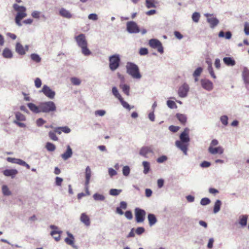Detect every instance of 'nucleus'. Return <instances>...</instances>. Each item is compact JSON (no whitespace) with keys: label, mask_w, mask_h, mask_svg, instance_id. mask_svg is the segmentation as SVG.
<instances>
[{"label":"nucleus","mask_w":249,"mask_h":249,"mask_svg":"<svg viewBox=\"0 0 249 249\" xmlns=\"http://www.w3.org/2000/svg\"><path fill=\"white\" fill-rule=\"evenodd\" d=\"M77 45L81 48L82 53L85 55H89L91 52L88 48V42L86 39V36L83 34H81L74 37Z\"/></svg>","instance_id":"f257e3e1"},{"label":"nucleus","mask_w":249,"mask_h":249,"mask_svg":"<svg viewBox=\"0 0 249 249\" xmlns=\"http://www.w3.org/2000/svg\"><path fill=\"white\" fill-rule=\"evenodd\" d=\"M14 10L17 12L15 17V22L18 26L22 25L21 20L27 16L26 8L23 6H19L15 3L13 5Z\"/></svg>","instance_id":"f03ea898"},{"label":"nucleus","mask_w":249,"mask_h":249,"mask_svg":"<svg viewBox=\"0 0 249 249\" xmlns=\"http://www.w3.org/2000/svg\"><path fill=\"white\" fill-rule=\"evenodd\" d=\"M126 71L133 78L140 79L142 77L140 74L139 67L136 64L128 62L126 65Z\"/></svg>","instance_id":"7ed1b4c3"},{"label":"nucleus","mask_w":249,"mask_h":249,"mask_svg":"<svg viewBox=\"0 0 249 249\" xmlns=\"http://www.w3.org/2000/svg\"><path fill=\"white\" fill-rule=\"evenodd\" d=\"M41 112H49L54 111L56 110V107L54 103L52 101L45 102L40 104Z\"/></svg>","instance_id":"20e7f679"},{"label":"nucleus","mask_w":249,"mask_h":249,"mask_svg":"<svg viewBox=\"0 0 249 249\" xmlns=\"http://www.w3.org/2000/svg\"><path fill=\"white\" fill-rule=\"evenodd\" d=\"M109 68L112 71L116 70L119 66L120 58L118 54H114L109 57Z\"/></svg>","instance_id":"39448f33"},{"label":"nucleus","mask_w":249,"mask_h":249,"mask_svg":"<svg viewBox=\"0 0 249 249\" xmlns=\"http://www.w3.org/2000/svg\"><path fill=\"white\" fill-rule=\"evenodd\" d=\"M146 213L144 210L136 208L135 209V215L137 223L143 222L145 219Z\"/></svg>","instance_id":"423d86ee"},{"label":"nucleus","mask_w":249,"mask_h":249,"mask_svg":"<svg viewBox=\"0 0 249 249\" xmlns=\"http://www.w3.org/2000/svg\"><path fill=\"white\" fill-rule=\"evenodd\" d=\"M149 45L151 48L157 49L158 51L160 53H163V48L162 44L159 40L151 39L149 41Z\"/></svg>","instance_id":"0eeeda50"},{"label":"nucleus","mask_w":249,"mask_h":249,"mask_svg":"<svg viewBox=\"0 0 249 249\" xmlns=\"http://www.w3.org/2000/svg\"><path fill=\"white\" fill-rule=\"evenodd\" d=\"M127 31L130 33H137L140 32L138 25L134 21H129L126 23Z\"/></svg>","instance_id":"6e6552de"},{"label":"nucleus","mask_w":249,"mask_h":249,"mask_svg":"<svg viewBox=\"0 0 249 249\" xmlns=\"http://www.w3.org/2000/svg\"><path fill=\"white\" fill-rule=\"evenodd\" d=\"M41 91L48 98L50 99H53L55 93L54 91L52 90L47 85H44Z\"/></svg>","instance_id":"1a4fd4ad"},{"label":"nucleus","mask_w":249,"mask_h":249,"mask_svg":"<svg viewBox=\"0 0 249 249\" xmlns=\"http://www.w3.org/2000/svg\"><path fill=\"white\" fill-rule=\"evenodd\" d=\"M189 143L182 142L180 141H177L176 142V145L179 148L185 155H187L188 146Z\"/></svg>","instance_id":"9d476101"},{"label":"nucleus","mask_w":249,"mask_h":249,"mask_svg":"<svg viewBox=\"0 0 249 249\" xmlns=\"http://www.w3.org/2000/svg\"><path fill=\"white\" fill-rule=\"evenodd\" d=\"M212 15L210 14H205V16L207 18V21L210 24V27L212 28L215 27L219 23V20L214 17L209 18Z\"/></svg>","instance_id":"9b49d317"},{"label":"nucleus","mask_w":249,"mask_h":249,"mask_svg":"<svg viewBox=\"0 0 249 249\" xmlns=\"http://www.w3.org/2000/svg\"><path fill=\"white\" fill-rule=\"evenodd\" d=\"M50 228L53 230L51 232V235L53 236L54 239L56 241H58L60 240V234L61 233V231H59L57 230V227L54 225H51Z\"/></svg>","instance_id":"f8f14e48"},{"label":"nucleus","mask_w":249,"mask_h":249,"mask_svg":"<svg viewBox=\"0 0 249 249\" xmlns=\"http://www.w3.org/2000/svg\"><path fill=\"white\" fill-rule=\"evenodd\" d=\"M189 133V129L188 128H185L184 131L180 135V141L189 143V142H190Z\"/></svg>","instance_id":"ddd939ff"},{"label":"nucleus","mask_w":249,"mask_h":249,"mask_svg":"<svg viewBox=\"0 0 249 249\" xmlns=\"http://www.w3.org/2000/svg\"><path fill=\"white\" fill-rule=\"evenodd\" d=\"M201 84L203 88L207 90H211L213 88V83L209 80L201 79Z\"/></svg>","instance_id":"4468645a"},{"label":"nucleus","mask_w":249,"mask_h":249,"mask_svg":"<svg viewBox=\"0 0 249 249\" xmlns=\"http://www.w3.org/2000/svg\"><path fill=\"white\" fill-rule=\"evenodd\" d=\"M189 90V87L187 84H183L178 89V94L181 97H184L187 95Z\"/></svg>","instance_id":"2eb2a0df"},{"label":"nucleus","mask_w":249,"mask_h":249,"mask_svg":"<svg viewBox=\"0 0 249 249\" xmlns=\"http://www.w3.org/2000/svg\"><path fill=\"white\" fill-rule=\"evenodd\" d=\"M28 46H26L25 48L20 43H17L16 46V52L20 55H24L26 53V51H28Z\"/></svg>","instance_id":"dca6fc26"},{"label":"nucleus","mask_w":249,"mask_h":249,"mask_svg":"<svg viewBox=\"0 0 249 249\" xmlns=\"http://www.w3.org/2000/svg\"><path fill=\"white\" fill-rule=\"evenodd\" d=\"M18 173L16 169H6L3 171V175L6 177H11L14 178Z\"/></svg>","instance_id":"f3484780"},{"label":"nucleus","mask_w":249,"mask_h":249,"mask_svg":"<svg viewBox=\"0 0 249 249\" xmlns=\"http://www.w3.org/2000/svg\"><path fill=\"white\" fill-rule=\"evenodd\" d=\"M209 152L212 154H222L223 153L224 150L221 146L217 147H213L212 146H209L208 149Z\"/></svg>","instance_id":"a211bd4d"},{"label":"nucleus","mask_w":249,"mask_h":249,"mask_svg":"<svg viewBox=\"0 0 249 249\" xmlns=\"http://www.w3.org/2000/svg\"><path fill=\"white\" fill-rule=\"evenodd\" d=\"M80 221L86 226H89L90 224V218L85 213H82L80 216Z\"/></svg>","instance_id":"6ab92c4d"},{"label":"nucleus","mask_w":249,"mask_h":249,"mask_svg":"<svg viewBox=\"0 0 249 249\" xmlns=\"http://www.w3.org/2000/svg\"><path fill=\"white\" fill-rule=\"evenodd\" d=\"M91 175V171L90 170V168L89 166H87L85 170V177H86L85 185L87 187H88L89 184Z\"/></svg>","instance_id":"aec40b11"},{"label":"nucleus","mask_w":249,"mask_h":249,"mask_svg":"<svg viewBox=\"0 0 249 249\" xmlns=\"http://www.w3.org/2000/svg\"><path fill=\"white\" fill-rule=\"evenodd\" d=\"M27 106L29 109L34 113H38L41 112V108H40V105L39 106H36L35 104L30 103L27 104Z\"/></svg>","instance_id":"412c9836"},{"label":"nucleus","mask_w":249,"mask_h":249,"mask_svg":"<svg viewBox=\"0 0 249 249\" xmlns=\"http://www.w3.org/2000/svg\"><path fill=\"white\" fill-rule=\"evenodd\" d=\"M152 150L150 147L145 146L142 147L140 151V154L144 157H146L148 153H152Z\"/></svg>","instance_id":"4be33fe9"},{"label":"nucleus","mask_w":249,"mask_h":249,"mask_svg":"<svg viewBox=\"0 0 249 249\" xmlns=\"http://www.w3.org/2000/svg\"><path fill=\"white\" fill-rule=\"evenodd\" d=\"M72 154V150L70 146L68 145L66 151L64 154H62L61 157L64 160H66L69 158H70Z\"/></svg>","instance_id":"5701e85b"},{"label":"nucleus","mask_w":249,"mask_h":249,"mask_svg":"<svg viewBox=\"0 0 249 249\" xmlns=\"http://www.w3.org/2000/svg\"><path fill=\"white\" fill-rule=\"evenodd\" d=\"M59 14L61 16L67 18H70L72 17V15L70 12L64 8H61L60 10Z\"/></svg>","instance_id":"b1692460"},{"label":"nucleus","mask_w":249,"mask_h":249,"mask_svg":"<svg viewBox=\"0 0 249 249\" xmlns=\"http://www.w3.org/2000/svg\"><path fill=\"white\" fill-rule=\"evenodd\" d=\"M157 2L156 0H145V5L147 8H155Z\"/></svg>","instance_id":"393cba45"},{"label":"nucleus","mask_w":249,"mask_h":249,"mask_svg":"<svg viewBox=\"0 0 249 249\" xmlns=\"http://www.w3.org/2000/svg\"><path fill=\"white\" fill-rule=\"evenodd\" d=\"M7 160L10 162L13 163H16L19 165H21L23 164H24V161L20 160V159H18L15 158H12L8 157L7 159Z\"/></svg>","instance_id":"a878e982"},{"label":"nucleus","mask_w":249,"mask_h":249,"mask_svg":"<svg viewBox=\"0 0 249 249\" xmlns=\"http://www.w3.org/2000/svg\"><path fill=\"white\" fill-rule=\"evenodd\" d=\"M223 61L227 66H234L235 64V61L231 57H226L223 58Z\"/></svg>","instance_id":"bb28decb"},{"label":"nucleus","mask_w":249,"mask_h":249,"mask_svg":"<svg viewBox=\"0 0 249 249\" xmlns=\"http://www.w3.org/2000/svg\"><path fill=\"white\" fill-rule=\"evenodd\" d=\"M68 237L65 238V241L68 245L73 246L74 244V237L70 233H68Z\"/></svg>","instance_id":"cd10ccee"},{"label":"nucleus","mask_w":249,"mask_h":249,"mask_svg":"<svg viewBox=\"0 0 249 249\" xmlns=\"http://www.w3.org/2000/svg\"><path fill=\"white\" fill-rule=\"evenodd\" d=\"M148 220L150 226L154 225L157 222L156 217L153 214L150 213L148 214Z\"/></svg>","instance_id":"c85d7f7f"},{"label":"nucleus","mask_w":249,"mask_h":249,"mask_svg":"<svg viewBox=\"0 0 249 249\" xmlns=\"http://www.w3.org/2000/svg\"><path fill=\"white\" fill-rule=\"evenodd\" d=\"M219 37H225L226 39H230L231 37V33L230 31L227 32L225 34L223 31H220L218 34Z\"/></svg>","instance_id":"c756f323"},{"label":"nucleus","mask_w":249,"mask_h":249,"mask_svg":"<svg viewBox=\"0 0 249 249\" xmlns=\"http://www.w3.org/2000/svg\"><path fill=\"white\" fill-rule=\"evenodd\" d=\"M176 117L178 121L182 124H184L187 121V118L184 114L178 113L176 114Z\"/></svg>","instance_id":"7c9ffc66"},{"label":"nucleus","mask_w":249,"mask_h":249,"mask_svg":"<svg viewBox=\"0 0 249 249\" xmlns=\"http://www.w3.org/2000/svg\"><path fill=\"white\" fill-rule=\"evenodd\" d=\"M243 78L244 82L247 84H249V71L245 70L243 72Z\"/></svg>","instance_id":"2f4dec72"},{"label":"nucleus","mask_w":249,"mask_h":249,"mask_svg":"<svg viewBox=\"0 0 249 249\" xmlns=\"http://www.w3.org/2000/svg\"><path fill=\"white\" fill-rule=\"evenodd\" d=\"M2 55L4 58H10L12 57V53L10 49L5 48L3 51Z\"/></svg>","instance_id":"473e14b6"},{"label":"nucleus","mask_w":249,"mask_h":249,"mask_svg":"<svg viewBox=\"0 0 249 249\" xmlns=\"http://www.w3.org/2000/svg\"><path fill=\"white\" fill-rule=\"evenodd\" d=\"M120 87L124 93L127 96L129 95L130 87L128 85L126 84H121Z\"/></svg>","instance_id":"72a5a7b5"},{"label":"nucleus","mask_w":249,"mask_h":249,"mask_svg":"<svg viewBox=\"0 0 249 249\" xmlns=\"http://www.w3.org/2000/svg\"><path fill=\"white\" fill-rule=\"evenodd\" d=\"M248 216L246 215H242L240 217L239 224L242 226H245L247 223Z\"/></svg>","instance_id":"f704fd0d"},{"label":"nucleus","mask_w":249,"mask_h":249,"mask_svg":"<svg viewBox=\"0 0 249 249\" xmlns=\"http://www.w3.org/2000/svg\"><path fill=\"white\" fill-rule=\"evenodd\" d=\"M142 165L144 168L143 173L147 174L150 170V164L148 162L144 161L142 162Z\"/></svg>","instance_id":"c9c22d12"},{"label":"nucleus","mask_w":249,"mask_h":249,"mask_svg":"<svg viewBox=\"0 0 249 249\" xmlns=\"http://www.w3.org/2000/svg\"><path fill=\"white\" fill-rule=\"evenodd\" d=\"M207 63L208 64V71L211 75V76L213 78H216V75H215L213 67H212V64L210 62L207 61Z\"/></svg>","instance_id":"e433bc0d"},{"label":"nucleus","mask_w":249,"mask_h":249,"mask_svg":"<svg viewBox=\"0 0 249 249\" xmlns=\"http://www.w3.org/2000/svg\"><path fill=\"white\" fill-rule=\"evenodd\" d=\"M221 204V201L219 200H217L215 202L214 206V213H216L220 210Z\"/></svg>","instance_id":"4c0bfd02"},{"label":"nucleus","mask_w":249,"mask_h":249,"mask_svg":"<svg viewBox=\"0 0 249 249\" xmlns=\"http://www.w3.org/2000/svg\"><path fill=\"white\" fill-rule=\"evenodd\" d=\"M112 92L113 94L119 100L122 99V97L120 94L117 89L115 87L112 88Z\"/></svg>","instance_id":"58836bf2"},{"label":"nucleus","mask_w":249,"mask_h":249,"mask_svg":"<svg viewBox=\"0 0 249 249\" xmlns=\"http://www.w3.org/2000/svg\"><path fill=\"white\" fill-rule=\"evenodd\" d=\"M2 192L4 196H10L11 195V192L9 191L8 187L6 185H3L2 187Z\"/></svg>","instance_id":"ea45409f"},{"label":"nucleus","mask_w":249,"mask_h":249,"mask_svg":"<svg viewBox=\"0 0 249 249\" xmlns=\"http://www.w3.org/2000/svg\"><path fill=\"white\" fill-rule=\"evenodd\" d=\"M46 149L49 151H53L55 149V146L51 142H47L46 145Z\"/></svg>","instance_id":"a19ab883"},{"label":"nucleus","mask_w":249,"mask_h":249,"mask_svg":"<svg viewBox=\"0 0 249 249\" xmlns=\"http://www.w3.org/2000/svg\"><path fill=\"white\" fill-rule=\"evenodd\" d=\"M16 117L17 120L18 121H23L25 120V116L19 112L16 113Z\"/></svg>","instance_id":"79ce46f5"},{"label":"nucleus","mask_w":249,"mask_h":249,"mask_svg":"<svg viewBox=\"0 0 249 249\" xmlns=\"http://www.w3.org/2000/svg\"><path fill=\"white\" fill-rule=\"evenodd\" d=\"M200 14L197 12H195L192 15V19L195 22H198L200 18Z\"/></svg>","instance_id":"37998d69"},{"label":"nucleus","mask_w":249,"mask_h":249,"mask_svg":"<svg viewBox=\"0 0 249 249\" xmlns=\"http://www.w3.org/2000/svg\"><path fill=\"white\" fill-rule=\"evenodd\" d=\"M95 200H104L105 198V196L101 194H95L93 196Z\"/></svg>","instance_id":"c03bdc74"},{"label":"nucleus","mask_w":249,"mask_h":249,"mask_svg":"<svg viewBox=\"0 0 249 249\" xmlns=\"http://www.w3.org/2000/svg\"><path fill=\"white\" fill-rule=\"evenodd\" d=\"M130 168L128 166H125L123 168V174L124 176H128L130 173Z\"/></svg>","instance_id":"a18cd8bd"},{"label":"nucleus","mask_w":249,"mask_h":249,"mask_svg":"<svg viewBox=\"0 0 249 249\" xmlns=\"http://www.w3.org/2000/svg\"><path fill=\"white\" fill-rule=\"evenodd\" d=\"M31 58L33 61L36 62H39L41 60V58H40L39 55L35 53L32 54L31 55Z\"/></svg>","instance_id":"49530a36"},{"label":"nucleus","mask_w":249,"mask_h":249,"mask_svg":"<svg viewBox=\"0 0 249 249\" xmlns=\"http://www.w3.org/2000/svg\"><path fill=\"white\" fill-rule=\"evenodd\" d=\"M49 136L50 138L53 141H56L58 140V138L56 136L55 132L50 131L49 133Z\"/></svg>","instance_id":"de8ad7c7"},{"label":"nucleus","mask_w":249,"mask_h":249,"mask_svg":"<svg viewBox=\"0 0 249 249\" xmlns=\"http://www.w3.org/2000/svg\"><path fill=\"white\" fill-rule=\"evenodd\" d=\"M71 81L74 85H79L81 84V80L76 77H72Z\"/></svg>","instance_id":"09e8293b"},{"label":"nucleus","mask_w":249,"mask_h":249,"mask_svg":"<svg viewBox=\"0 0 249 249\" xmlns=\"http://www.w3.org/2000/svg\"><path fill=\"white\" fill-rule=\"evenodd\" d=\"M202 71V68L201 67L197 68L193 73L194 77L199 76Z\"/></svg>","instance_id":"8fccbe9b"},{"label":"nucleus","mask_w":249,"mask_h":249,"mask_svg":"<svg viewBox=\"0 0 249 249\" xmlns=\"http://www.w3.org/2000/svg\"><path fill=\"white\" fill-rule=\"evenodd\" d=\"M244 31L246 35H249V23L248 22H246L244 23Z\"/></svg>","instance_id":"3c124183"},{"label":"nucleus","mask_w":249,"mask_h":249,"mask_svg":"<svg viewBox=\"0 0 249 249\" xmlns=\"http://www.w3.org/2000/svg\"><path fill=\"white\" fill-rule=\"evenodd\" d=\"M121 190L112 189L110 190L109 194L112 196H117L121 193Z\"/></svg>","instance_id":"603ef678"},{"label":"nucleus","mask_w":249,"mask_h":249,"mask_svg":"<svg viewBox=\"0 0 249 249\" xmlns=\"http://www.w3.org/2000/svg\"><path fill=\"white\" fill-rule=\"evenodd\" d=\"M119 101L121 102L122 106L125 108L130 110L131 108L130 107V105L125 101H124L123 98H122V99L119 100Z\"/></svg>","instance_id":"864d4df0"},{"label":"nucleus","mask_w":249,"mask_h":249,"mask_svg":"<svg viewBox=\"0 0 249 249\" xmlns=\"http://www.w3.org/2000/svg\"><path fill=\"white\" fill-rule=\"evenodd\" d=\"M35 85L36 88H39L42 85V82L39 78H36L35 80Z\"/></svg>","instance_id":"5fc2aeb1"},{"label":"nucleus","mask_w":249,"mask_h":249,"mask_svg":"<svg viewBox=\"0 0 249 249\" xmlns=\"http://www.w3.org/2000/svg\"><path fill=\"white\" fill-rule=\"evenodd\" d=\"M228 117L226 115H223V116H221L220 118V121H221V123H222V124H223L225 125H226L228 124Z\"/></svg>","instance_id":"6e6d98bb"},{"label":"nucleus","mask_w":249,"mask_h":249,"mask_svg":"<svg viewBox=\"0 0 249 249\" xmlns=\"http://www.w3.org/2000/svg\"><path fill=\"white\" fill-rule=\"evenodd\" d=\"M210 203V200L207 197L203 198L202 199H201V201H200V204L203 206L208 205Z\"/></svg>","instance_id":"4d7b16f0"},{"label":"nucleus","mask_w":249,"mask_h":249,"mask_svg":"<svg viewBox=\"0 0 249 249\" xmlns=\"http://www.w3.org/2000/svg\"><path fill=\"white\" fill-rule=\"evenodd\" d=\"M167 105L170 108H173L177 107V105L174 101L171 100H168L167 102Z\"/></svg>","instance_id":"13d9d810"},{"label":"nucleus","mask_w":249,"mask_h":249,"mask_svg":"<svg viewBox=\"0 0 249 249\" xmlns=\"http://www.w3.org/2000/svg\"><path fill=\"white\" fill-rule=\"evenodd\" d=\"M124 215L125 217L129 220H131L133 218L132 213L130 211H126L124 213Z\"/></svg>","instance_id":"bf43d9fd"},{"label":"nucleus","mask_w":249,"mask_h":249,"mask_svg":"<svg viewBox=\"0 0 249 249\" xmlns=\"http://www.w3.org/2000/svg\"><path fill=\"white\" fill-rule=\"evenodd\" d=\"M167 158L166 156H162L158 158L157 160V161L158 163H162L167 160Z\"/></svg>","instance_id":"052dcab7"},{"label":"nucleus","mask_w":249,"mask_h":249,"mask_svg":"<svg viewBox=\"0 0 249 249\" xmlns=\"http://www.w3.org/2000/svg\"><path fill=\"white\" fill-rule=\"evenodd\" d=\"M148 53V50L145 48H141L139 51V53L141 55H146Z\"/></svg>","instance_id":"680f3d73"},{"label":"nucleus","mask_w":249,"mask_h":249,"mask_svg":"<svg viewBox=\"0 0 249 249\" xmlns=\"http://www.w3.org/2000/svg\"><path fill=\"white\" fill-rule=\"evenodd\" d=\"M106 114V111L104 110H98L95 111V115L96 116H103Z\"/></svg>","instance_id":"e2e57ef3"},{"label":"nucleus","mask_w":249,"mask_h":249,"mask_svg":"<svg viewBox=\"0 0 249 249\" xmlns=\"http://www.w3.org/2000/svg\"><path fill=\"white\" fill-rule=\"evenodd\" d=\"M46 123V121L42 118H39L36 120V123L38 126H41Z\"/></svg>","instance_id":"0e129e2a"},{"label":"nucleus","mask_w":249,"mask_h":249,"mask_svg":"<svg viewBox=\"0 0 249 249\" xmlns=\"http://www.w3.org/2000/svg\"><path fill=\"white\" fill-rule=\"evenodd\" d=\"M179 129V126H175V125H171L169 127V129L170 131L173 132H177Z\"/></svg>","instance_id":"69168bd1"},{"label":"nucleus","mask_w":249,"mask_h":249,"mask_svg":"<svg viewBox=\"0 0 249 249\" xmlns=\"http://www.w3.org/2000/svg\"><path fill=\"white\" fill-rule=\"evenodd\" d=\"M59 128L61 129V130L65 133H69L71 132V129L69 128L68 126H63V127H59Z\"/></svg>","instance_id":"338daca9"},{"label":"nucleus","mask_w":249,"mask_h":249,"mask_svg":"<svg viewBox=\"0 0 249 249\" xmlns=\"http://www.w3.org/2000/svg\"><path fill=\"white\" fill-rule=\"evenodd\" d=\"M144 231V229L143 227H139L137 228L136 230V233L138 235H140L143 233Z\"/></svg>","instance_id":"774afa93"}]
</instances>
